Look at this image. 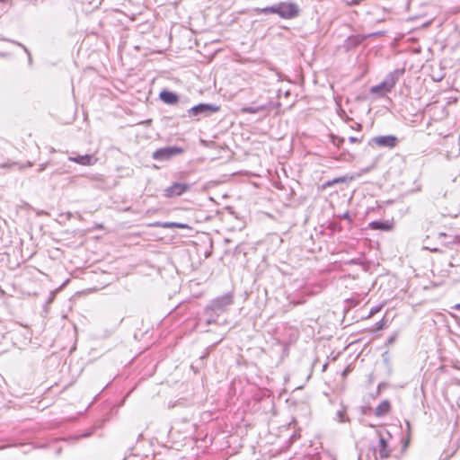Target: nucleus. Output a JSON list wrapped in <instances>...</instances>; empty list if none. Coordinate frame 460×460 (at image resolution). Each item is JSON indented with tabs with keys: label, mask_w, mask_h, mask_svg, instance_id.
<instances>
[{
	"label": "nucleus",
	"mask_w": 460,
	"mask_h": 460,
	"mask_svg": "<svg viewBox=\"0 0 460 460\" xmlns=\"http://www.w3.org/2000/svg\"><path fill=\"white\" fill-rule=\"evenodd\" d=\"M258 12L264 14L276 13L282 19L291 20L299 15L300 8L295 3L280 2L271 6L259 9Z\"/></svg>",
	"instance_id": "1"
},
{
	"label": "nucleus",
	"mask_w": 460,
	"mask_h": 460,
	"mask_svg": "<svg viewBox=\"0 0 460 460\" xmlns=\"http://www.w3.org/2000/svg\"><path fill=\"white\" fill-rule=\"evenodd\" d=\"M403 73V69H395L389 73L380 84L370 88V93L376 94L377 97H384L387 93H390L394 89L400 76L402 75Z\"/></svg>",
	"instance_id": "2"
},
{
	"label": "nucleus",
	"mask_w": 460,
	"mask_h": 460,
	"mask_svg": "<svg viewBox=\"0 0 460 460\" xmlns=\"http://www.w3.org/2000/svg\"><path fill=\"white\" fill-rule=\"evenodd\" d=\"M376 433L378 437V445L374 450L378 453V457L380 459H387L392 454V448L389 446V441L392 436L386 429H378Z\"/></svg>",
	"instance_id": "3"
},
{
	"label": "nucleus",
	"mask_w": 460,
	"mask_h": 460,
	"mask_svg": "<svg viewBox=\"0 0 460 460\" xmlns=\"http://www.w3.org/2000/svg\"><path fill=\"white\" fill-rule=\"evenodd\" d=\"M220 110V107L216 104L210 103H199L196 106L190 108L187 112L190 118L197 117L198 120L199 117H208L213 113L217 112Z\"/></svg>",
	"instance_id": "4"
},
{
	"label": "nucleus",
	"mask_w": 460,
	"mask_h": 460,
	"mask_svg": "<svg viewBox=\"0 0 460 460\" xmlns=\"http://www.w3.org/2000/svg\"><path fill=\"white\" fill-rule=\"evenodd\" d=\"M233 302V296L229 294H225L211 301L208 305V312H211L212 310L216 314H222L227 310L228 306H230Z\"/></svg>",
	"instance_id": "5"
},
{
	"label": "nucleus",
	"mask_w": 460,
	"mask_h": 460,
	"mask_svg": "<svg viewBox=\"0 0 460 460\" xmlns=\"http://www.w3.org/2000/svg\"><path fill=\"white\" fill-rule=\"evenodd\" d=\"M184 149L180 146H165L155 150L152 157L156 161H168L172 157L181 155Z\"/></svg>",
	"instance_id": "6"
},
{
	"label": "nucleus",
	"mask_w": 460,
	"mask_h": 460,
	"mask_svg": "<svg viewBox=\"0 0 460 460\" xmlns=\"http://www.w3.org/2000/svg\"><path fill=\"white\" fill-rule=\"evenodd\" d=\"M191 184L186 182H174L164 190V196L168 199L176 198L188 192Z\"/></svg>",
	"instance_id": "7"
},
{
	"label": "nucleus",
	"mask_w": 460,
	"mask_h": 460,
	"mask_svg": "<svg viewBox=\"0 0 460 460\" xmlns=\"http://www.w3.org/2000/svg\"><path fill=\"white\" fill-rule=\"evenodd\" d=\"M397 143V137L392 135L374 137L369 141L370 146L387 148H394Z\"/></svg>",
	"instance_id": "8"
},
{
	"label": "nucleus",
	"mask_w": 460,
	"mask_h": 460,
	"mask_svg": "<svg viewBox=\"0 0 460 460\" xmlns=\"http://www.w3.org/2000/svg\"><path fill=\"white\" fill-rule=\"evenodd\" d=\"M220 314H216L214 311L211 310V312H208V305L204 309L203 315L199 318L198 320V325L201 326H208L210 324H217V318Z\"/></svg>",
	"instance_id": "9"
},
{
	"label": "nucleus",
	"mask_w": 460,
	"mask_h": 460,
	"mask_svg": "<svg viewBox=\"0 0 460 460\" xmlns=\"http://www.w3.org/2000/svg\"><path fill=\"white\" fill-rule=\"evenodd\" d=\"M159 98L163 102L169 105H173L179 101V96L177 93L167 90H163L159 93Z\"/></svg>",
	"instance_id": "10"
},
{
	"label": "nucleus",
	"mask_w": 460,
	"mask_h": 460,
	"mask_svg": "<svg viewBox=\"0 0 460 460\" xmlns=\"http://www.w3.org/2000/svg\"><path fill=\"white\" fill-rule=\"evenodd\" d=\"M68 160L82 165H93L96 161L91 155L69 156Z\"/></svg>",
	"instance_id": "11"
},
{
	"label": "nucleus",
	"mask_w": 460,
	"mask_h": 460,
	"mask_svg": "<svg viewBox=\"0 0 460 460\" xmlns=\"http://www.w3.org/2000/svg\"><path fill=\"white\" fill-rule=\"evenodd\" d=\"M368 226L370 229L382 231H390L394 227V224L390 221H372Z\"/></svg>",
	"instance_id": "12"
},
{
	"label": "nucleus",
	"mask_w": 460,
	"mask_h": 460,
	"mask_svg": "<svg viewBox=\"0 0 460 460\" xmlns=\"http://www.w3.org/2000/svg\"><path fill=\"white\" fill-rule=\"evenodd\" d=\"M390 410V402L388 400H384L376 407L374 413L376 417H383L388 414Z\"/></svg>",
	"instance_id": "13"
},
{
	"label": "nucleus",
	"mask_w": 460,
	"mask_h": 460,
	"mask_svg": "<svg viewBox=\"0 0 460 460\" xmlns=\"http://www.w3.org/2000/svg\"><path fill=\"white\" fill-rule=\"evenodd\" d=\"M268 109L267 104H261L257 106H245L241 109V112L243 114H256L260 111H265Z\"/></svg>",
	"instance_id": "14"
},
{
	"label": "nucleus",
	"mask_w": 460,
	"mask_h": 460,
	"mask_svg": "<svg viewBox=\"0 0 460 460\" xmlns=\"http://www.w3.org/2000/svg\"><path fill=\"white\" fill-rule=\"evenodd\" d=\"M362 42V38L358 35L356 36H350L346 40L345 45L346 48L350 49L357 47Z\"/></svg>",
	"instance_id": "15"
},
{
	"label": "nucleus",
	"mask_w": 460,
	"mask_h": 460,
	"mask_svg": "<svg viewBox=\"0 0 460 460\" xmlns=\"http://www.w3.org/2000/svg\"><path fill=\"white\" fill-rule=\"evenodd\" d=\"M155 226H162L164 228H185L186 225L175 222H164V223H155Z\"/></svg>",
	"instance_id": "16"
},
{
	"label": "nucleus",
	"mask_w": 460,
	"mask_h": 460,
	"mask_svg": "<svg viewBox=\"0 0 460 460\" xmlns=\"http://www.w3.org/2000/svg\"><path fill=\"white\" fill-rule=\"evenodd\" d=\"M330 138H331L332 143L338 148H340L345 141L344 137H339V136H336L333 134L330 135Z\"/></svg>",
	"instance_id": "17"
},
{
	"label": "nucleus",
	"mask_w": 460,
	"mask_h": 460,
	"mask_svg": "<svg viewBox=\"0 0 460 460\" xmlns=\"http://www.w3.org/2000/svg\"><path fill=\"white\" fill-rule=\"evenodd\" d=\"M337 420L341 423L349 421V418L346 415V409L342 408L337 411Z\"/></svg>",
	"instance_id": "18"
},
{
	"label": "nucleus",
	"mask_w": 460,
	"mask_h": 460,
	"mask_svg": "<svg viewBox=\"0 0 460 460\" xmlns=\"http://www.w3.org/2000/svg\"><path fill=\"white\" fill-rule=\"evenodd\" d=\"M345 181H346L345 177H338L332 181H328L327 182H325L324 186H332L335 183L344 182Z\"/></svg>",
	"instance_id": "19"
},
{
	"label": "nucleus",
	"mask_w": 460,
	"mask_h": 460,
	"mask_svg": "<svg viewBox=\"0 0 460 460\" xmlns=\"http://www.w3.org/2000/svg\"><path fill=\"white\" fill-rule=\"evenodd\" d=\"M382 308V305H376V306H374L370 309L369 311V314L367 315V317H372L373 315H375L376 314H377Z\"/></svg>",
	"instance_id": "20"
},
{
	"label": "nucleus",
	"mask_w": 460,
	"mask_h": 460,
	"mask_svg": "<svg viewBox=\"0 0 460 460\" xmlns=\"http://www.w3.org/2000/svg\"><path fill=\"white\" fill-rule=\"evenodd\" d=\"M362 0H351V1H348V0H345L344 2L346 3V4L348 6H352V5H357Z\"/></svg>",
	"instance_id": "21"
},
{
	"label": "nucleus",
	"mask_w": 460,
	"mask_h": 460,
	"mask_svg": "<svg viewBox=\"0 0 460 460\" xmlns=\"http://www.w3.org/2000/svg\"><path fill=\"white\" fill-rule=\"evenodd\" d=\"M14 43H15L16 45H18V46L22 47V48L24 49V51L27 53V55H28V57H29V60L31 61V56L30 51L28 50V49H27L24 45H22V43H19V42H14Z\"/></svg>",
	"instance_id": "22"
},
{
	"label": "nucleus",
	"mask_w": 460,
	"mask_h": 460,
	"mask_svg": "<svg viewBox=\"0 0 460 460\" xmlns=\"http://www.w3.org/2000/svg\"><path fill=\"white\" fill-rule=\"evenodd\" d=\"M349 141L350 143H352V144L353 143H361L362 142V137L359 138V137H349Z\"/></svg>",
	"instance_id": "23"
},
{
	"label": "nucleus",
	"mask_w": 460,
	"mask_h": 460,
	"mask_svg": "<svg viewBox=\"0 0 460 460\" xmlns=\"http://www.w3.org/2000/svg\"><path fill=\"white\" fill-rule=\"evenodd\" d=\"M255 82H256L257 84H260V83H261L260 78H259V77H258V78H252V83H251V86H250V90H251L252 92H254V90H255V86L252 84H253V83H255Z\"/></svg>",
	"instance_id": "24"
},
{
	"label": "nucleus",
	"mask_w": 460,
	"mask_h": 460,
	"mask_svg": "<svg viewBox=\"0 0 460 460\" xmlns=\"http://www.w3.org/2000/svg\"><path fill=\"white\" fill-rule=\"evenodd\" d=\"M396 339H397V334H394V335H392V336L387 340V344H388V345L393 344V343L395 341V340H396Z\"/></svg>",
	"instance_id": "25"
},
{
	"label": "nucleus",
	"mask_w": 460,
	"mask_h": 460,
	"mask_svg": "<svg viewBox=\"0 0 460 460\" xmlns=\"http://www.w3.org/2000/svg\"><path fill=\"white\" fill-rule=\"evenodd\" d=\"M377 330H382L385 327V319L383 318L381 321H379L377 323Z\"/></svg>",
	"instance_id": "26"
},
{
	"label": "nucleus",
	"mask_w": 460,
	"mask_h": 460,
	"mask_svg": "<svg viewBox=\"0 0 460 460\" xmlns=\"http://www.w3.org/2000/svg\"><path fill=\"white\" fill-rule=\"evenodd\" d=\"M15 165V163H4V164H0V167L2 168H11L12 166Z\"/></svg>",
	"instance_id": "27"
},
{
	"label": "nucleus",
	"mask_w": 460,
	"mask_h": 460,
	"mask_svg": "<svg viewBox=\"0 0 460 460\" xmlns=\"http://www.w3.org/2000/svg\"><path fill=\"white\" fill-rule=\"evenodd\" d=\"M352 129L360 131L362 129V125L359 123H356V126L351 127Z\"/></svg>",
	"instance_id": "28"
},
{
	"label": "nucleus",
	"mask_w": 460,
	"mask_h": 460,
	"mask_svg": "<svg viewBox=\"0 0 460 460\" xmlns=\"http://www.w3.org/2000/svg\"><path fill=\"white\" fill-rule=\"evenodd\" d=\"M47 164H41L38 169L39 172H42L46 169Z\"/></svg>",
	"instance_id": "29"
},
{
	"label": "nucleus",
	"mask_w": 460,
	"mask_h": 460,
	"mask_svg": "<svg viewBox=\"0 0 460 460\" xmlns=\"http://www.w3.org/2000/svg\"><path fill=\"white\" fill-rule=\"evenodd\" d=\"M339 114H340L341 117H342V115L345 114V111L343 110H341Z\"/></svg>",
	"instance_id": "30"
},
{
	"label": "nucleus",
	"mask_w": 460,
	"mask_h": 460,
	"mask_svg": "<svg viewBox=\"0 0 460 460\" xmlns=\"http://www.w3.org/2000/svg\"><path fill=\"white\" fill-rule=\"evenodd\" d=\"M91 434H92V433H91V432H89V433H86V434L83 435V437H89Z\"/></svg>",
	"instance_id": "31"
},
{
	"label": "nucleus",
	"mask_w": 460,
	"mask_h": 460,
	"mask_svg": "<svg viewBox=\"0 0 460 460\" xmlns=\"http://www.w3.org/2000/svg\"><path fill=\"white\" fill-rule=\"evenodd\" d=\"M27 166H28V167H31V166H32V164L29 162V163L27 164Z\"/></svg>",
	"instance_id": "32"
},
{
	"label": "nucleus",
	"mask_w": 460,
	"mask_h": 460,
	"mask_svg": "<svg viewBox=\"0 0 460 460\" xmlns=\"http://www.w3.org/2000/svg\"><path fill=\"white\" fill-rule=\"evenodd\" d=\"M326 367H327V364L323 365V371L326 369Z\"/></svg>",
	"instance_id": "33"
}]
</instances>
